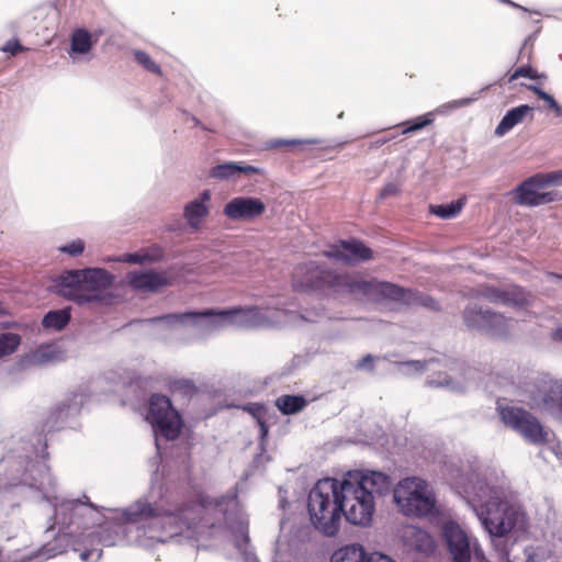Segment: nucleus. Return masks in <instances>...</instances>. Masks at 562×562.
I'll list each match as a JSON object with an SVG mask.
<instances>
[{
    "label": "nucleus",
    "instance_id": "nucleus-1",
    "mask_svg": "<svg viewBox=\"0 0 562 562\" xmlns=\"http://www.w3.org/2000/svg\"><path fill=\"white\" fill-rule=\"evenodd\" d=\"M387 484V476L380 472H349L341 482L330 477L319 480L308 494L307 509L313 525L329 537L338 532L342 514L352 525H369L374 513V494H381Z\"/></svg>",
    "mask_w": 562,
    "mask_h": 562
},
{
    "label": "nucleus",
    "instance_id": "nucleus-44",
    "mask_svg": "<svg viewBox=\"0 0 562 562\" xmlns=\"http://www.w3.org/2000/svg\"><path fill=\"white\" fill-rule=\"evenodd\" d=\"M474 552H475V554H482V551L480 549H477L476 546H474Z\"/></svg>",
    "mask_w": 562,
    "mask_h": 562
},
{
    "label": "nucleus",
    "instance_id": "nucleus-45",
    "mask_svg": "<svg viewBox=\"0 0 562 562\" xmlns=\"http://www.w3.org/2000/svg\"><path fill=\"white\" fill-rule=\"evenodd\" d=\"M87 505L92 508V509H95V505H93L92 503L88 502Z\"/></svg>",
    "mask_w": 562,
    "mask_h": 562
},
{
    "label": "nucleus",
    "instance_id": "nucleus-8",
    "mask_svg": "<svg viewBox=\"0 0 562 562\" xmlns=\"http://www.w3.org/2000/svg\"><path fill=\"white\" fill-rule=\"evenodd\" d=\"M210 316H220L223 319H227L229 323L244 328H255L263 326L268 318L262 313V310L257 306L251 307H238L227 311L214 312L212 310H207L204 312H187L182 314H166L162 316L154 317L149 319L151 323L167 322H182L187 318H196V317H210Z\"/></svg>",
    "mask_w": 562,
    "mask_h": 562
},
{
    "label": "nucleus",
    "instance_id": "nucleus-3",
    "mask_svg": "<svg viewBox=\"0 0 562 562\" xmlns=\"http://www.w3.org/2000/svg\"><path fill=\"white\" fill-rule=\"evenodd\" d=\"M234 497L235 495L213 497L200 493L195 502L186 503L175 509L137 502L127 516L132 522L140 519H156L164 530L175 535L183 530L201 531L214 528L226 520Z\"/></svg>",
    "mask_w": 562,
    "mask_h": 562
},
{
    "label": "nucleus",
    "instance_id": "nucleus-2",
    "mask_svg": "<svg viewBox=\"0 0 562 562\" xmlns=\"http://www.w3.org/2000/svg\"><path fill=\"white\" fill-rule=\"evenodd\" d=\"M291 286L297 293L349 296L353 300L379 303L392 301L406 306L440 308L431 296L398 284L364 279L360 272H338L324 262L310 260L297 263L291 273Z\"/></svg>",
    "mask_w": 562,
    "mask_h": 562
},
{
    "label": "nucleus",
    "instance_id": "nucleus-10",
    "mask_svg": "<svg viewBox=\"0 0 562 562\" xmlns=\"http://www.w3.org/2000/svg\"><path fill=\"white\" fill-rule=\"evenodd\" d=\"M146 418L167 440L179 437L182 428L181 416L167 396L161 394L150 396Z\"/></svg>",
    "mask_w": 562,
    "mask_h": 562
},
{
    "label": "nucleus",
    "instance_id": "nucleus-15",
    "mask_svg": "<svg viewBox=\"0 0 562 562\" xmlns=\"http://www.w3.org/2000/svg\"><path fill=\"white\" fill-rule=\"evenodd\" d=\"M441 535L453 562H471V542L465 531L452 520L445 521Z\"/></svg>",
    "mask_w": 562,
    "mask_h": 562
},
{
    "label": "nucleus",
    "instance_id": "nucleus-22",
    "mask_svg": "<svg viewBox=\"0 0 562 562\" xmlns=\"http://www.w3.org/2000/svg\"><path fill=\"white\" fill-rule=\"evenodd\" d=\"M71 319L70 307L49 311L43 317L42 325L46 329L61 330Z\"/></svg>",
    "mask_w": 562,
    "mask_h": 562
},
{
    "label": "nucleus",
    "instance_id": "nucleus-9",
    "mask_svg": "<svg viewBox=\"0 0 562 562\" xmlns=\"http://www.w3.org/2000/svg\"><path fill=\"white\" fill-rule=\"evenodd\" d=\"M562 181V170L536 173L524 180L514 191V200L519 205L537 206L558 200L557 192H541L551 184Z\"/></svg>",
    "mask_w": 562,
    "mask_h": 562
},
{
    "label": "nucleus",
    "instance_id": "nucleus-11",
    "mask_svg": "<svg viewBox=\"0 0 562 562\" xmlns=\"http://www.w3.org/2000/svg\"><path fill=\"white\" fill-rule=\"evenodd\" d=\"M463 321L469 328H484L496 336L506 337L512 319L501 313L474 305L463 311Z\"/></svg>",
    "mask_w": 562,
    "mask_h": 562
},
{
    "label": "nucleus",
    "instance_id": "nucleus-35",
    "mask_svg": "<svg viewBox=\"0 0 562 562\" xmlns=\"http://www.w3.org/2000/svg\"><path fill=\"white\" fill-rule=\"evenodd\" d=\"M317 142L315 139H306V140H297V139H291V140H283V139H277L272 140L270 143L271 148H282V147H289V146H297V145H311L316 144Z\"/></svg>",
    "mask_w": 562,
    "mask_h": 562
},
{
    "label": "nucleus",
    "instance_id": "nucleus-43",
    "mask_svg": "<svg viewBox=\"0 0 562 562\" xmlns=\"http://www.w3.org/2000/svg\"><path fill=\"white\" fill-rule=\"evenodd\" d=\"M424 536H425V537L428 539V541H429V548H430V549H432V548H434V543H432V541H431V539H430L429 535H426V533H425Z\"/></svg>",
    "mask_w": 562,
    "mask_h": 562
},
{
    "label": "nucleus",
    "instance_id": "nucleus-34",
    "mask_svg": "<svg viewBox=\"0 0 562 562\" xmlns=\"http://www.w3.org/2000/svg\"><path fill=\"white\" fill-rule=\"evenodd\" d=\"M61 252H65L71 257L81 255L85 250V241L81 239L72 240L71 243L59 247Z\"/></svg>",
    "mask_w": 562,
    "mask_h": 562
},
{
    "label": "nucleus",
    "instance_id": "nucleus-36",
    "mask_svg": "<svg viewBox=\"0 0 562 562\" xmlns=\"http://www.w3.org/2000/svg\"><path fill=\"white\" fill-rule=\"evenodd\" d=\"M2 50L14 56L21 52L26 50V48L22 46L18 40H10L3 45Z\"/></svg>",
    "mask_w": 562,
    "mask_h": 562
},
{
    "label": "nucleus",
    "instance_id": "nucleus-6",
    "mask_svg": "<svg viewBox=\"0 0 562 562\" xmlns=\"http://www.w3.org/2000/svg\"><path fill=\"white\" fill-rule=\"evenodd\" d=\"M394 501L407 517H429L438 512L432 487L420 477L401 480L394 488Z\"/></svg>",
    "mask_w": 562,
    "mask_h": 562
},
{
    "label": "nucleus",
    "instance_id": "nucleus-37",
    "mask_svg": "<svg viewBox=\"0 0 562 562\" xmlns=\"http://www.w3.org/2000/svg\"><path fill=\"white\" fill-rule=\"evenodd\" d=\"M373 361H374V358L371 355H366L356 363L355 368L357 370L367 369L369 371H373V369H374Z\"/></svg>",
    "mask_w": 562,
    "mask_h": 562
},
{
    "label": "nucleus",
    "instance_id": "nucleus-24",
    "mask_svg": "<svg viewBox=\"0 0 562 562\" xmlns=\"http://www.w3.org/2000/svg\"><path fill=\"white\" fill-rule=\"evenodd\" d=\"M256 168L252 166H238L236 164H223L213 167L210 171V176L217 179H228L237 172L252 173Z\"/></svg>",
    "mask_w": 562,
    "mask_h": 562
},
{
    "label": "nucleus",
    "instance_id": "nucleus-25",
    "mask_svg": "<svg viewBox=\"0 0 562 562\" xmlns=\"http://www.w3.org/2000/svg\"><path fill=\"white\" fill-rule=\"evenodd\" d=\"M367 558L361 547L350 546L336 551L330 562H366Z\"/></svg>",
    "mask_w": 562,
    "mask_h": 562
},
{
    "label": "nucleus",
    "instance_id": "nucleus-12",
    "mask_svg": "<svg viewBox=\"0 0 562 562\" xmlns=\"http://www.w3.org/2000/svg\"><path fill=\"white\" fill-rule=\"evenodd\" d=\"M475 297H482L494 304H503L508 306L525 307L531 302L530 293L526 292L519 285H507L504 288L483 284L480 285L474 294Z\"/></svg>",
    "mask_w": 562,
    "mask_h": 562
},
{
    "label": "nucleus",
    "instance_id": "nucleus-13",
    "mask_svg": "<svg viewBox=\"0 0 562 562\" xmlns=\"http://www.w3.org/2000/svg\"><path fill=\"white\" fill-rule=\"evenodd\" d=\"M113 533H117L111 526H100L98 530L92 531L82 537L74 550L79 553V557L85 562H97L102 557V549L100 546L111 547L115 544Z\"/></svg>",
    "mask_w": 562,
    "mask_h": 562
},
{
    "label": "nucleus",
    "instance_id": "nucleus-21",
    "mask_svg": "<svg viewBox=\"0 0 562 562\" xmlns=\"http://www.w3.org/2000/svg\"><path fill=\"white\" fill-rule=\"evenodd\" d=\"M164 258V250L161 247L154 245L145 249H140L134 254H124L120 257L119 261L127 263H151L160 261Z\"/></svg>",
    "mask_w": 562,
    "mask_h": 562
},
{
    "label": "nucleus",
    "instance_id": "nucleus-7",
    "mask_svg": "<svg viewBox=\"0 0 562 562\" xmlns=\"http://www.w3.org/2000/svg\"><path fill=\"white\" fill-rule=\"evenodd\" d=\"M496 412L502 423L519 434L527 442L543 446L550 442L549 430L540 420L524 407L496 403Z\"/></svg>",
    "mask_w": 562,
    "mask_h": 562
},
{
    "label": "nucleus",
    "instance_id": "nucleus-33",
    "mask_svg": "<svg viewBox=\"0 0 562 562\" xmlns=\"http://www.w3.org/2000/svg\"><path fill=\"white\" fill-rule=\"evenodd\" d=\"M520 77H526V78H529V79H539V78H543L544 76L538 74V71L536 69H533L531 66L526 65V66L517 67L509 75L508 82H513V81L517 80Z\"/></svg>",
    "mask_w": 562,
    "mask_h": 562
},
{
    "label": "nucleus",
    "instance_id": "nucleus-39",
    "mask_svg": "<svg viewBox=\"0 0 562 562\" xmlns=\"http://www.w3.org/2000/svg\"><path fill=\"white\" fill-rule=\"evenodd\" d=\"M366 562H395L384 554H372L367 558Z\"/></svg>",
    "mask_w": 562,
    "mask_h": 562
},
{
    "label": "nucleus",
    "instance_id": "nucleus-26",
    "mask_svg": "<svg viewBox=\"0 0 562 562\" xmlns=\"http://www.w3.org/2000/svg\"><path fill=\"white\" fill-rule=\"evenodd\" d=\"M70 46L74 53H88L92 47L91 34L85 29L76 30L71 35Z\"/></svg>",
    "mask_w": 562,
    "mask_h": 562
},
{
    "label": "nucleus",
    "instance_id": "nucleus-19",
    "mask_svg": "<svg viewBox=\"0 0 562 562\" xmlns=\"http://www.w3.org/2000/svg\"><path fill=\"white\" fill-rule=\"evenodd\" d=\"M533 108L528 104H521L509 110L495 128V135L504 136L513 127L520 124L527 115H532Z\"/></svg>",
    "mask_w": 562,
    "mask_h": 562
},
{
    "label": "nucleus",
    "instance_id": "nucleus-18",
    "mask_svg": "<svg viewBox=\"0 0 562 562\" xmlns=\"http://www.w3.org/2000/svg\"><path fill=\"white\" fill-rule=\"evenodd\" d=\"M535 390L537 394L531 396L533 402L541 401L544 406L555 408L562 394V380L544 375L535 382Z\"/></svg>",
    "mask_w": 562,
    "mask_h": 562
},
{
    "label": "nucleus",
    "instance_id": "nucleus-30",
    "mask_svg": "<svg viewBox=\"0 0 562 562\" xmlns=\"http://www.w3.org/2000/svg\"><path fill=\"white\" fill-rule=\"evenodd\" d=\"M434 122V114L432 112H428L424 115L417 116L416 119L405 122L402 125L404 126V130L402 131V134H408L414 133L417 131L423 130L424 127L432 124Z\"/></svg>",
    "mask_w": 562,
    "mask_h": 562
},
{
    "label": "nucleus",
    "instance_id": "nucleus-27",
    "mask_svg": "<svg viewBox=\"0 0 562 562\" xmlns=\"http://www.w3.org/2000/svg\"><path fill=\"white\" fill-rule=\"evenodd\" d=\"M464 203L462 200L452 201L448 204L430 205L429 211L431 214L440 218H452L456 217L462 210Z\"/></svg>",
    "mask_w": 562,
    "mask_h": 562
},
{
    "label": "nucleus",
    "instance_id": "nucleus-17",
    "mask_svg": "<svg viewBox=\"0 0 562 562\" xmlns=\"http://www.w3.org/2000/svg\"><path fill=\"white\" fill-rule=\"evenodd\" d=\"M126 281L132 289L143 292H157L161 288L170 285V280L165 273L154 270L128 272Z\"/></svg>",
    "mask_w": 562,
    "mask_h": 562
},
{
    "label": "nucleus",
    "instance_id": "nucleus-4",
    "mask_svg": "<svg viewBox=\"0 0 562 562\" xmlns=\"http://www.w3.org/2000/svg\"><path fill=\"white\" fill-rule=\"evenodd\" d=\"M469 503L491 537L503 538L524 529L527 514L503 488L479 481L471 490Z\"/></svg>",
    "mask_w": 562,
    "mask_h": 562
},
{
    "label": "nucleus",
    "instance_id": "nucleus-20",
    "mask_svg": "<svg viewBox=\"0 0 562 562\" xmlns=\"http://www.w3.org/2000/svg\"><path fill=\"white\" fill-rule=\"evenodd\" d=\"M210 191L205 190L201 194L200 199L194 200L186 205L184 217L191 227L198 228L209 214V209L205 203L210 201Z\"/></svg>",
    "mask_w": 562,
    "mask_h": 562
},
{
    "label": "nucleus",
    "instance_id": "nucleus-5",
    "mask_svg": "<svg viewBox=\"0 0 562 562\" xmlns=\"http://www.w3.org/2000/svg\"><path fill=\"white\" fill-rule=\"evenodd\" d=\"M113 282L114 276L102 268L67 270L58 278L63 296L79 305L106 301Z\"/></svg>",
    "mask_w": 562,
    "mask_h": 562
},
{
    "label": "nucleus",
    "instance_id": "nucleus-41",
    "mask_svg": "<svg viewBox=\"0 0 562 562\" xmlns=\"http://www.w3.org/2000/svg\"><path fill=\"white\" fill-rule=\"evenodd\" d=\"M437 383L439 385H449L450 384V380H448L447 378H445L443 380H438Z\"/></svg>",
    "mask_w": 562,
    "mask_h": 562
},
{
    "label": "nucleus",
    "instance_id": "nucleus-38",
    "mask_svg": "<svg viewBox=\"0 0 562 562\" xmlns=\"http://www.w3.org/2000/svg\"><path fill=\"white\" fill-rule=\"evenodd\" d=\"M398 193H400V187L394 182H390V183H386L383 187V189L381 190L380 198L385 199L391 195H397Z\"/></svg>",
    "mask_w": 562,
    "mask_h": 562
},
{
    "label": "nucleus",
    "instance_id": "nucleus-40",
    "mask_svg": "<svg viewBox=\"0 0 562 562\" xmlns=\"http://www.w3.org/2000/svg\"><path fill=\"white\" fill-rule=\"evenodd\" d=\"M552 338L553 340L555 341H562V327L560 328H557L553 334H552Z\"/></svg>",
    "mask_w": 562,
    "mask_h": 562
},
{
    "label": "nucleus",
    "instance_id": "nucleus-42",
    "mask_svg": "<svg viewBox=\"0 0 562 562\" xmlns=\"http://www.w3.org/2000/svg\"><path fill=\"white\" fill-rule=\"evenodd\" d=\"M555 408H558L559 411H561V412H562V393H561V396L559 397V402H558V404H557V407H555Z\"/></svg>",
    "mask_w": 562,
    "mask_h": 562
},
{
    "label": "nucleus",
    "instance_id": "nucleus-28",
    "mask_svg": "<svg viewBox=\"0 0 562 562\" xmlns=\"http://www.w3.org/2000/svg\"><path fill=\"white\" fill-rule=\"evenodd\" d=\"M246 412H248L256 420L260 428L261 438L267 437L268 435V425L266 422L267 417V407L259 403H251L244 407Z\"/></svg>",
    "mask_w": 562,
    "mask_h": 562
},
{
    "label": "nucleus",
    "instance_id": "nucleus-31",
    "mask_svg": "<svg viewBox=\"0 0 562 562\" xmlns=\"http://www.w3.org/2000/svg\"><path fill=\"white\" fill-rule=\"evenodd\" d=\"M134 57L135 60L149 72L161 75L160 66L156 61H154L153 58L146 52L136 50L134 53Z\"/></svg>",
    "mask_w": 562,
    "mask_h": 562
},
{
    "label": "nucleus",
    "instance_id": "nucleus-14",
    "mask_svg": "<svg viewBox=\"0 0 562 562\" xmlns=\"http://www.w3.org/2000/svg\"><path fill=\"white\" fill-rule=\"evenodd\" d=\"M324 256L345 265H355L372 259V250L361 240L351 238L338 240L325 250Z\"/></svg>",
    "mask_w": 562,
    "mask_h": 562
},
{
    "label": "nucleus",
    "instance_id": "nucleus-23",
    "mask_svg": "<svg viewBox=\"0 0 562 562\" xmlns=\"http://www.w3.org/2000/svg\"><path fill=\"white\" fill-rule=\"evenodd\" d=\"M307 402L302 395H282L276 400V406L284 415H293L301 412Z\"/></svg>",
    "mask_w": 562,
    "mask_h": 562
},
{
    "label": "nucleus",
    "instance_id": "nucleus-32",
    "mask_svg": "<svg viewBox=\"0 0 562 562\" xmlns=\"http://www.w3.org/2000/svg\"><path fill=\"white\" fill-rule=\"evenodd\" d=\"M530 91H532L537 97L547 102L548 106L553 110L558 115L562 114V106L554 100L552 95L541 90L539 87L530 85L527 87Z\"/></svg>",
    "mask_w": 562,
    "mask_h": 562
},
{
    "label": "nucleus",
    "instance_id": "nucleus-29",
    "mask_svg": "<svg viewBox=\"0 0 562 562\" xmlns=\"http://www.w3.org/2000/svg\"><path fill=\"white\" fill-rule=\"evenodd\" d=\"M21 344L20 335L15 333H3L0 335V358L10 356L16 351Z\"/></svg>",
    "mask_w": 562,
    "mask_h": 562
},
{
    "label": "nucleus",
    "instance_id": "nucleus-16",
    "mask_svg": "<svg viewBox=\"0 0 562 562\" xmlns=\"http://www.w3.org/2000/svg\"><path fill=\"white\" fill-rule=\"evenodd\" d=\"M266 211L265 203L258 198L237 196L224 206V215L233 221H251Z\"/></svg>",
    "mask_w": 562,
    "mask_h": 562
}]
</instances>
